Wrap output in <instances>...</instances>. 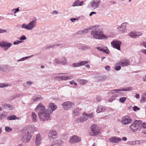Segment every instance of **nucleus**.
Masks as SVG:
<instances>
[{"label":"nucleus","mask_w":146,"mask_h":146,"mask_svg":"<svg viewBox=\"0 0 146 146\" xmlns=\"http://www.w3.org/2000/svg\"><path fill=\"white\" fill-rule=\"evenodd\" d=\"M110 142L112 143H118L121 141V138L117 137H113L110 138L109 139Z\"/></svg>","instance_id":"obj_21"},{"label":"nucleus","mask_w":146,"mask_h":146,"mask_svg":"<svg viewBox=\"0 0 146 146\" xmlns=\"http://www.w3.org/2000/svg\"><path fill=\"white\" fill-rule=\"evenodd\" d=\"M73 78V76L72 75H66V80H69L72 79Z\"/></svg>","instance_id":"obj_54"},{"label":"nucleus","mask_w":146,"mask_h":146,"mask_svg":"<svg viewBox=\"0 0 146 146\" xmlns=\"http://www.w3.org/2000/svg\"><path fill=\"white\" fill-rule=\"evenodd\" d=\"M13 46V44L7 41H4L0 42V46L3 48L4 50H7L9 48Z\"/></svg>","instance_id":"obj_8"},{"label":"nucleus","mask_w":146,"mask_h":146,"mask_svg":"<svg viewBox=\"0 0 146 146\" xmlns=\"http://www.w3.org/2000/svg\"><path fill=\"white\" fill-rule=\"evenodd\" d=\"M121 66H116L115 67V70L117 71L120 70L121 69Z\"/></svg>","instance_id":"obj_57"},{"label":"nucleus","mask_w":146,"mask_h":146,"mask_svg":"<svg viewBox=\"0 0 146 146\" xmlns=\"http://www.w3.org/2000/svg\"><path fill=\"white\" fill-rule=\"evenodd\" d=\"M95 78L98 81H102L105 80L106 77L104 76H96Z\"/></svg>","instance_id":"obj_32"},{"label":"nucleus","mask_w":146,"mask_h":146,"mask_svg":"<svg viewBox=\"0 0 146 146\" xmlns=\"http://www.w3.org/2000/svg\"><path fill=\"white\" fill-rule=\"evenodd\" d=\"M91 37L98 40L106 39L107 36L104 34L102 29L98 27L94 28L90 33Z\"/></svg>","instance_id":"obj_1"},{"label":"nucleus","mask_w":146,"mask_h":146,"mask_svg":"<svg viewBox=\"0 0 146 146\" xmlns=\"http://www.w3.org/2000/svg\"><path fill=\"white\" fill-rule=\"evenodd\" d=\"M45 110V106L41 103H39L37 105L35 109V111L38 112V115L40 112L41 113L44 111Z\"/></svg>","instance_id":"obj_14"},{"label":"nucleus","mask_w":146,"mask_h":146,"mask_svg":"<svg viewBox=\"0 0 146 146\" xmlns=\"http://www.w3.org/2000/svg\"><path fill=\"white\" fill-rule=\"evenodd\" d=\"M127 23H122L120 26L117 27V30L122 33H125L127 32L126 27Z\"/></svg>","instance_id":"obj_16"},{"label":"nucleus","mask_w":146,"mask_h":146,"mask_svg":"<svg viewBox=\"0 0 146 146\" xmlns=\"http://www.w3.org/2000/svg\"><path fill=\"white\" fill-rule=\"evenodd\" d=\"M2 68L3 69L2 71L3 72H6L9 70L10 69V67L7 66H3Z\"/></svg>","instance_id":"obj_41"},{"label":"nucleus","mask_w":146,"mask_h":146,"mask_svg":"<svg viewBox=\"0 0 146 146\" xmlns=\"http://www.w3.org/2000/svg\"><path fill=\"white\" fill-rule=\"evenodd\" d=\"M87 120V117H86L84 113H83L82 116L77 118L76 119L75 121L77 123H83Z\"/></svg>","instance_id":"obj_20"},{"label":"nucleus","mask_w":146,"mask_h":146,"mask_svg":"<svg viewBox=\"0 0 146 146\" xmlns=\"http://www.w3.org/2000/svg\"><path fill=\"white\" fill-rule=\"evenodd\" d=\"M106 110V108L105 107L102 106H99L98 107L96 110V112L97 113H99L104 112Z\"/></svg>","instance_id":"obj_25"},{"label":"nucleus","mask_w":146,"mask_h":146,"mask_svg":"<svg viewBox=\"0 0 146 146\" xmlns=\"http://www.w3.org/2000/svg\"><path fill=\"white\" fill-rule=\"evenodd\" d=\"M62 105L64 109L67 110L74 106V104L70 102H66L63 103Z\"/></svg>","instance_id":"obj_11"},{"label":"nucleus","mask_w":146,"mask_h":146,"mask_svg":"<svg viewBox=\"0 0 146 146\" xmlns=\"http://www.w3.org/2000/svg\"><path fill=\"white\" fill-rule=\"evenodd\" d=\"M31 117L33 121L36 122L37 121L38 117L36 114L34 112H32L31 113Z\"/></svg>","instance_id":"obj_29"},{"label":"nucleus","mask_w":146,"mask_h":146,"mask_svg":"<svg viewBox=\"0 0 146 146\" xmlns=\"http://www.w3.org/2000/svg\"><path fill=\"white\" fill-rule=\"evenodd\" d=\"M117 64L124 67L129 65L130 64L129 60L126 59H123L117 63Z\"/></svg>","instance_id":"obj_18"},{"label":"nucleus","mask_w":146,"mask_h":146,"mask_svg":"<svg viewBox=\"0 0 146 146\" xmlns=\"http://www.w3.org/2000/svg\"><path fill=\"white\" fill-rule=\"evenodd\" d=\"M5 128L6 132H9L12 131V129L9 127H5Z\"/></svg>","instance_id":"obj_53"},{"label":"nucleus","mask_w":146,"mask_h":146,"mask_svg":"<svg viewBox=\"0 0 146 146\" xmlns=\"http://www.w3.org/2000/svg\"><path fill=\"white\" fill-rule=\"evenodd\" d=\"M58 13V12L56 10H54L53 11L52 13V15H57Z\"/></svg>","instance_id":"obj_63"},{"label":"nucleus","mask_w":146,"mask_h":146,"mask_svg":"<svg viewBox=\"0 0 146 146\" xmlns=\"http://www.w3.org/2000/svg\"><path fill=\"white\" fill-rule=\"evenodd\" d=\"M81 49L84 50H89L91 49V48L90 47L85 46H81Z\"/></svg>","instance_id":"obj_45"},{"label":"nucleus","mask_w":146,"mask_h":146,"mask_svg":"<svg viewBox=\"0 0 146 146\" xmlns=\"http://www.w3.org/2000/svg\"><path fill=\"white\" fill-rule=\"evenodd\" d=\"M129 36L133 38H135V32L131 31L129 33Z\"/></svg>","instance_id":"obj_40"},{"label":"nucleus","mask_w":146,"mask_h":146,"mask_svg":"<svg viewBox=\"0 0 146 146\" xmlns=\"http://www.w3.org/2000/svg\"><path fill=\"white\" fill-rule=\"evenodd\" d=\"M135 37H139L143 35V33L141 32L135 31Z\"/></svg>","instance_id":"obj_46"},{"label":"nucleus","mask_w":146,"mask_h":146,"mask_svg":"<svg viewBox=\"0 0 146 146\" xmlns=\"http://www.w3.org/2000/svg\"><path fill=\"white\" fill-rule=\"evenodd\" d=\"M85 115L87 117V120L88 119V118L92 119L94 117V115L93 113H91L89 114H87L86 113H84Z\"/></svg>","instance_id":"obj_36"},{"label":"nucleus","mask_w":146,"mask_h":146,"mask_svg":"<svg viewBox=\"0 0 146 146\" xmlns=\"http://www.w3.org/2000/svg\"><path fill=\"white\" fill-rule=\"evenodd\" d=\"M37 128L35 126L33 125H29L26 126L24 129V131L30 134L33 133L34 131H37Z\"/></svg>","instance_id":"obj_7"},{"label":"nucleus","mask_w":146,"mask_h":146,"mask_svg":"<svg viewBox=\"0 0 146 146\" xmlns=\"http://www.w3.org/2000/svg\"><path fill=\"white\" fill-rule=\"evenodd\" d=\"M19 118V117H17L15 115L9 116L7 117V119L10 120L18 119Z\"/></svg>","instance_id":"obj_33"},{"label":"nucleus","mask_w":146,"mask_h":146,"mask_svg":"<svg viewBox=\"0 0 146 146\" xmlns=\"http://www.w3.org/2000/svg\"><path fill=\"white\" fill-rule=\"evenodd\" d=\"M133 109L134 111H136L137 110H139L140 108L136 106H135L133 108Z\"/></svg>","instance_id":"obj_56"},{"label":"nucleus","mask_w":146,"mask_h":146,"mask_svg":"<svg viewBox=\"0 0 146 146\" xmlns=\"http://www.w3.org/2000/svg\"><path fill=\"white\" fill-rule=\"evenodd\" d=\"M54 79L58 81L62 80L61 75H57L54 77Z\"/></svg>","instance_id":"obj_44"},{"label":"nucleus","mask_w":146,"mask_h":146,"mask_svg":"<svg viewBox=\"0 0 146 146\" xmlns=\"http://www.w3.org/2000/svg\"><path fill=\"white\" fill-rule=\"evenodd\" d=\"M23 131L24 134L22 138V140L24 142H28L31 140L32 135L31 134L26 132L25 131L23 130Z\"/></svg>","instance_id":"obj_9"},{"label":"nucleus","mask_w":146,"mask_h":146,"mask_svg":"<svg viewBox=\"0 0 146 146\" xmlns=\"http://www.w3.org/2000/svg\"><path fill=\"white\" fill-rule=\"evenodd\" d=\"M48 136L50 138H55L57 137V132L55 130H50L48 134Z\"/></svg>","instance_id":"obj_24"},{"label":"nucleus","mask_w":146,"mask_h":146,"mask_svg":"<svg viewBox=\"0 0 146 146\" xmlns=\"http://www.w3.org/2000/svg\"><path fill=\"white\" fill-rule=\"evenodd\" d=\"M76 81L80 84L83 85H85L88 82L87 80L83 79H76Z\"/></svg>","instance_id":"obj_27"},{"label":"nucleus","mask_w":146,"mask_h":146,"mask_svg":"<svg viewBox=\"0 0 146 146\" xmlns=\"http://www.w3.org/2000/svg\"><path fill=\"white\" fill-rule=\"evenodd\" d=\"M27 39L26 36L24 35H22L19 38L20 41H23V40H26Z\"/></svg>","instance_id":"obj_50"},{"label":"nucleus","mask_w":146,"mask_h":146,"mask_svg":"<svg viewBox=\"0 0 146 146\" xmlns=\"http://www.w3.org/2000/svg\"><path fill=\"white\" fill-rule=\"evenodd\" d=\"M117 96H118L117 95H113L109 99L108 102H111L115 100V98H116Z\"/></svg>","instance_id":"obj_42"},{"label":"nucleus","mask_w":146,"mask_h":146,"mask_svg":"<svg viewBox=\"0 0 146 146\" xmlns=\"http://www.w3.org/2000/svg\"><path fill=\"white\" fill-rule=\"evenodd\" d=\"M57 108V106L54 103H50L49 104L47 107V109L46 110H48V111L51 114L52 112L56 110Z\"/></svg>","instance_id":"obj_13"},{"label":"nucleus","mask_w":146,"mask_h":146,"mask_svg":"<svg viewBox=\"0 0 146 146\" xmlns=\"http://www.w3.org/2000/svg\"><path fill=\"white\" fill-rule=\"evenodd\" d=\"M102 51L107 54H109L110 53V51L107 48L105 49H103Z\"/></svg>","instance_id":"obj_55"},{"label":"nucleus","mask_w":146,"mask_h":146,"mask_svg":"<svg viewBox=\"0 0 146 146\" xmlns=\"http://www.w3.org/2000/svg\"><path fill=\"white\" fill-rule=\"evenodd\" d=\"M91 131L89 132V134L91 136H95L98 135L100 132L99 127L96 125H92L90 127Z\"/></svg>","instance_id":"obj_5"},{"label":"nucleus","mask_w":146,"mask_h":146,"mask_svg":"<svg viewBox=\"0 0 146 146\" xmlns=\"http://www.w3.org/2000/svg\"><path fill=\"white\" fill-rule=\"evenodd\" d=\"M89 30L88 29H84V30L81 31V32L83 33H86L88 32Z\"/></svg>","instance_id":"obj_59"},{"label":"nucleus","mask_w":146,"mask_h":146,"mask_svg":"<svg viewBox=\"0 0 146 146\" xmlns=\"http://www.w3.org/2000/svg\"><path fill=\"white\" fill-rule=\"evenodd\" d=\"M33 56V55H31L29 56L23 57L19 60H17V61L18 62H19L24 61V60L27 59L28 58H29Z\"/></svg>","instance_id":"obj_39"},{"label":"nucleus","mask_w":146,"mask_h":146,"mask_svg":"<svg viewBox=\"0 0 146 146\" xmlns=\"http://www.w3.org/2000/svg\"><path fill=\"white\" fill-rule=\"evenodd\" d=\"M68 60L66 58L63 57H62L61 59V65H65L67 64Z\"/></svg>","instance_id":"obj_31"},{"label":"nucleus","mask_w":146,"mask_h":146,"mask_svg":"<svg viewBox=\"0 0 146 146\" xmlns=\"http://www.w3.org/2000/svg\"><path fill=\"white\" fill-rule=\"evenodd\" d=\"M56 46L62 47L63 46V45L61 43L56 44L50 46H45V47L46 48L49 49L51 48H54Z\"/></svg>","instance_id":"obj_26"},{"label":"nucleus","mask_w":146,"mask_h":146,"mask_svg":"<svg viewBox=\"0 0 146 146\" xmlns=\"http://www.w3.org/2000/svg\"><path fill=\"white\" fill-rule=\"evenodd\" d=\"M73 112L76 116H78L80 115V111L78 108H75L73 110Z\"/></svg>","instance_id":"obj_38"},{"label":"nucleus","mask_w":146,"mask_h":146,"mask_svg":"<svg viewBox=\"0 0 146 146\" xmlns=\"http://www.w3.org/2000/svg\"><path fill=\"white\" fill-rule=\"evenodd\" d=\"M19 96V94H14L10 98L9 100H12L16 98H18Z\"/></svg>","instance_id":"obj_43"},{"label":"nucleus","mask_w":146,"mask_h":146,"mask_svg":"<svg viewBox=\"0 0 146 146\" xmlns=\"http://www.w3.org/2000/svg\"><path fill=\"white\" fill-rule=\"evenodd\" d=\"M42 137L40 133L37 134L35 138V144L37 146H39L41 143Z\"/></svg>","instance_id":"obj_23"},{"label":"nucleus","mask_w":146,"mask_h":146,"mask_svg":"<svg viewBox=\"0 0 146 146\" xmlns=\"http://www.w3.org/2000/svg\"><path fill=\"white\" fill-rule=\"evenodd\" d=\"M132 90V88L131 87H128L126 88H123L121 89H115L111 90V92H109L108 93L112 94H115L116 93L120 94V92L121 91H129Z\"/></svg>","instance_id":"obj_12"},{"label":"nucleus","mask_w":146,"mask_h":146,"mask_svg":"<svg viewBox=\"0 0 146 146\" xmlns=\"http://www.w3.org/2000/svg\"><path fill=\"white\" fill-rule=\"evenodd\" d=\"M3 106L5 108L9 110H12L15 108V107L13 106L7 104H5Z\"/></svg>","instance_id":"obj_30"},{"label":"nucleus","mask_w":146,"mask_h":146,"mask_svg":"<svg viewBox=\"0 0 146 146\" xmlns=\"http://www.w3.org/2000/svg\"><path fill=\"white\" fill-rule=\"evenodd\" d=\"M33 84V82L32 81H27L24 84V86L25 87L28 88Z\"/></svg>","instance_id":"obj_37"},{"label":"nucleus","mask_w":146,"mask_h":146,"mask_svg":"<svg viewBox=\"0 0 146 146\" xmlns=\"http://www.w3.org/2000/svg\"><path fill=\"white\" fill-rule=\"evenodd\" d=\"M7 84L4 83H0V88H3L5 87H7L8 86Z\"/></svg>","instance_id":"obj_51"},{"label":"nucleus","mask_w":146,"mask_h":146,"mask_svg":"<svg viewBox=\"0 0 146 146\" xmlns=\"http://www.w3.org/2000/svg\"><path fill=\"white\" fill-rule=\"evenodd\" d=\"M141 102L142 103H143L146 101V93L145 92L143 93L142 95Z\"/></svg>","instance_id":"obj_35"},{"label":"nucleus","mask_w":146,"mask_h":146,"mask_svg":"<svg viewBox=\"0 0 146 146\" xmlns=\"http://www.w3.org/2000/svg\"><path fill=\"white\" fill-rule=\"evenodd\" d=\"M23 41H21L19 40H16V41H14L13 44L14 45H17L20 43H23Z\"/></svg>","instance_id":"obj_49"},{"label":"nucleus","mask_w":146,"mask_h":146,"mask_svg":"<svg viewBox=\"0 0 146 146\" xmlns=\"http://www.w3.org/2000/svg\"><path fill=\"white\" fill-rule=\"evenodd\" d=\"M100 1L98 0H93L90 4V7L92 9H95L99 7Z\"/></svg>","instance_id":"obj_17"},{"label":"nucleus","mask_w":146,"mask_h":146,"mask_svg":"<svg viewBox=\"0 0 146 146\" xmlns=\"http://www.w3.org/2000/svg\"><path fill=\"white\" fill-rule=\"evenodd\" d=\"M6 117V115L4 114H2L0 116V117L1 119L5 118Z\"/></svg>","instance_id":"obj_58"},{"label":"nucleus","mask_w":146,"mask_h":146,"mask_svg":"<svg viewBox=\"0 0 146 146\" xmlns=\"http://www.w3.org/2000/svg\"><path fill=\"white\" fill-rule=\"evenodd\" d=\"M64 143L63 141L60 139H56L52 142L50 146H60Z\"/></svg>","instance_id":"obj_22"},{"label":"nucleus","mask_w":146,"mask_h":146,"mask_svg":"<svg viewBox=\"0 0 146 146\" xmlns=\"http://www.w3.org/2000/svg\"><path fill=\"white\" fill-rule=\"evenodd\" d=\"M141 45L143 46V47L146 48V42H143L141 43Z\"/></svg>","instance_id":"obj_61"},{"label":"nucleus","mask_w":146,"mask_h":146,"mask_svg":"<svg viewBox=\"0 0 146 146\" xmlns=\"http://www.w3.org/2000/svg\"><path fill=\"white\" fill-rule=\"evenodd\" d=\"M55 62L56 63L61 65V60H60L58 58H56L55 60Z\"/></svg>","instance_id":"obj_52"},{"label":"nucleus","mask_w":146,"mask_h":146,"mask_svg":"<svg viewBox=\"0 0 146 146\" xmlns=\"http://www.w3.org/2000/svg\"><path fill=\"white\" fill-rule=\"evenodd\" d=\"M122 42L119 40H115L112 41L111 43V46L114 48L118 50H120V46Z\"/></svg>","instance_id":"obj_10"},{"label":"nucleus","mask_w":146,"mask_h":146,"mask_svg":"<svg viewBox=\"0 0 146 146\" xmlns=\"http://www.w3.org/2000/svg\"><path fill=\"white\" fill-rule=\"evenodd\" d=\"M7 32L6 30L0 29V34Z\"/></svg>","instance_id":"obj_62"},{"label":"nucleus","mask_w":146,"mask_h":146,"mask_svg":"<svg viewBox=\"0 0 146 146\" xmlns=\"http://www.w3.org/2000/svg\"><path fill=\"white\" fill-rule=\"evenodd\" d=\"M118 121L120 122L123 125H127L131 123L132 120L129 117L125 116L123 117L121 119H118Z\"/></svg>","instance_id":"obj_6"},{"label":"nucleus","mask_w":146,"mask_h":146,"mask_svg":"<svg viewBox=\"0 0 146 146\" xmlns=\"http://www.w3.org/2000/svg\"><path fill=\"white\" fill-rule=\"evenodd\" d=\"M41 99L42 98L40 97H36L33 98L32 100L35 102H37Z\"/></svg>","instance_id":"obj_48"},{"label":"nucleus","mask_w":146,"mask_h":146,"mask_svg":"<svg viewBox=\"0 0 146 146\" xmlns=\"http://www.w3.org/2000/svg\"><path fill=\"white\" fill-rule=\"evenodd\" d=\"M81 140L80 137L74 135L70 138L69 142L71 144H74L79 142L81 141Z\"/></svg>","instance_id":"obj_15"},{"label":"nucleus","mask_w":146,"mask_h":146,"mask_svg":"<svg viewBox=\"0 0 146 146\" xmlns=\"http://www.w3.org/2000/svg\"><path fill=\"white\" fill-rule=\"evenodd\" d=\"M142 121L136 120L134 121L129 127L130 130L134 132L139 131L142 127Z\"/></svg>","instance_id":"obj_2"},{"label":"nucleus","mask_w":146,"mask_h":146,"mask_svg":"<svg viewBox=\"0 0 146 146\" xmlns=\"http://www.w3.org/2000/svg\"><path fill=\"white\" fill-rule=\"evenodd\" d=\"M126 100V98L125 97H123L120 98L119 99L120 102L121 103H124Z\"/></svg>","instance_id":"obj_47"},{"label":"nucleus","mask_w":146,"mask_h":146,"mask_svg":"<svg viewBox=\"0 0 146 146\" xmlns=\"http://www.w3.org/2000/svg\"><path fill=\"white\" fill-rule=\"evenodd\" d=\"M36 23L37 20L35 19L30 21L28 24H23L21 26V28L28 30H32L36 27Z\"/></svg>","instance_id":"obj_4"},{"label":"nucleus","mask_w":146,"mask_h":146,"mask_svg":"<svg viewBox=\"0 0 146 146\" xmlns=\"http://www.w3.org/2000/svg\"><path fill=\"white\" fill-rule=\"evenodd\" d=\"M66 75H62V80H66Z\"/></svg>","instance_id":"obj_64"},{"label":"nucleus","mask_w":146,"mask_h":146,"mask_svg":"<svg viewBox=\"0 0 146 146\" xmlns=\"http://www.w3.org/2000/svg\"><path fill=\"white\" fill-rule=\"evenodd\" d=\"M84 3L83 1L80 2L78 0H76L72 6L75 7L76 6H80L82 5Z\"/></svg>","instance_id":"obj_28"},{"label":"nucleus","mask_w":146,"mask_h":146,"mask_svg":"<svg viewBox=\"0 0 146 146\" xmlns=\"http://www.w3.org/2000/svg\"><path fill=\"white\" fill-rule=\"evenodd\" d=\"M51 114L49 113L48 110H45L42 113L40 112L38 116L40 120L44 122L50 119V115Z\"/></svg>","instance_id":"obj_3"},{"label":"nucleus","mask_w":146,"mask_h":146,"mask_svg":"<svg viewBox=\"0 0 146 146\" xmlns=\"http://www.w3.org/2000/svg\"><path fill=\"white\" fill-rule=\"evenodd\" d=\"M141 142L139 140H136L130 142V144L133 145H138L140 144Z\"/></svg>","instance_id":"obj_34"},{"label":"nucleus","mask_w":146,"mask_h":146,"mask_svg":"<svg viewBox=\"0 0 146 146\" xmlns=\"http://www.w3.org/2000/svg\"><path fill=\"white\" fill-rule=\"evenodd\" d=\"M105 69L108 71H110L111 70L110 67L109 66H105Z\"/></svg>","instance_id":"obj_60"},{"label":"nucleus","mask_w":146,"mask_h":146,"mask_svg":"<svg viewBox=\"0 0 146 146\" xmlns=\"http://www.w3.org/2000/svg\"><path fill=\"white\" fill-rule=\"evenodd\" d=\"M88 63V61H82L74 63L72 64V66L74 67H78L85 65Z\"/></svg>","instance_id":"obj_19"}]
</instances>
